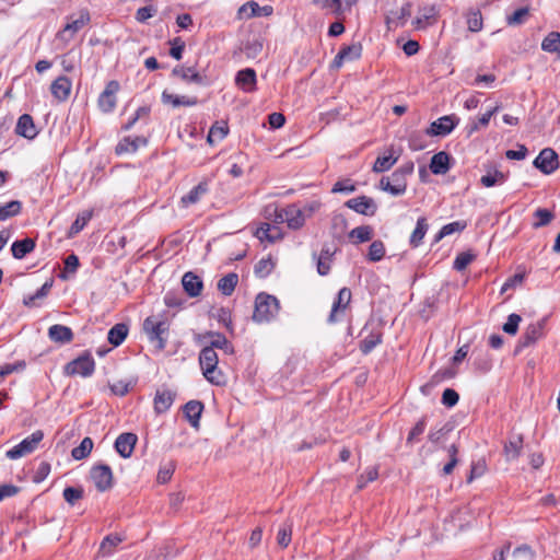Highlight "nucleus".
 I'll use <instances>...</instances> for the list:
<instances>
[{
    "mask_svg": "<svg viewBox=\"0 0 560 560\" xmlns=\"http://www.w3.org/2000/svg\"><path fill=\"white\" fill-rule=\"evenodd\" d=\"M22 210V203L19 200H12L0 205V221H5L18 215Z\"/></svg>",
    "mask_w": 560,
    "mask_h": 560,
    "instance_id": "nucleus-41",
    "label": "nucleus"
},
{
    "mask_svg": "<svg viewBox=\"0 0 560 560\" xmlns=\"http://www.w3.org/2000/svg\"><path fill=\"white\" fill-rule=\"evenodd\" d=\"M175 394L170 389H158L154 396V410L156 413L167 411L174 402Z\"/></svg>",
    "mask_w": 560,
    "mask_h": 560,
    "instance_id": "nucleus-26",
    "label": "nucleus"
},
{
    "mask_svg": "<svg viewBox=\"0 0 560 560\" xmlns=\"http://www.w3.org/2000/svg\"><path fill=\"white\" fill-rule=\"evenodd\" d=\"M124 540V538L117 534H110L104 537L100 545L98 553L103 557L113 555L115 548Z\"/></svg>",
    "mask_w": 560,
    "mask_h": 560,
    "instance_id": "nucleus-35",
    "label": "nucleus"
},
{
    "mask_svg": "<svg viewBox=\"0 0 560 560\" xmlns=\"http://www.w3.org/2000/svg\"><path fill=\"white\" fill-rule=\"evenodd\" d=\"M351 301V291L348 288H342L337 294V299L332 304L331 312L328 317L329 323L337 322V314L343 312Z\"/></svg>",
    "mask_w": 560,
    "mask_h": 560,
    "instance_id": "nucleus-21",
    "label": "nucleus"
},
{
    "mask_svg": "<svg viewBox=\"0 0 560 560\" xmlns=\"http://www.w3.org/2000/svg\"><path fill=\"white\" fill-rule=\"evenodd\" d=\"M36 243L33 238L26 237L15 241L11 246L12 256L15 259H22L35 249Z\"/></svg>",
    "mask_w": 560,
    "mask_h": 560,
    "instance_id": "nucleus-30",
    "label": "nucleus"
},
{
    "mask_svg": "<svg viewBox=\"0 0 560 560\" xmlns=\"http://www.w3.org/2000/svg\"><path fill=\"white\" fill-rule=\"evenodd\" d=\"M229 132V128L225 122H215L209 130L207 141L210 144H214L223 140Z\"/></svg>",
    "mask_w": 560,
    "mask_h": 560,
    "instance_id": "nucleus-40",
    "label": "nucleus"
},
{
    "mask_svg": "<svg viewBox=\"0 0 560 560\" xmlns=\"http://www.w3.org/2000/svg\"><path fill=\"white\" fill-rule=\"evenodd\" d=\"M44 438L40 430L34 431L31 435L21 441L18 445L7 451L5 456L11 460L19 459L36 451Z\"/></svg>",
    "mask_w": 560,
    "mask_h": 560,
    "instance_id": "nucleus-4",
    "label": "nucleus"
},
{
    "mask_svg": "<svg viewBox=\"0 0 560 560\" xmlns=\"http://www.w3.org/2000/svg\"><path fill=\"white\" fill-rule=\"evenodd\" d=\"M72 83L65 75L58 77L50 85V92L59 102L66 101L71 92Z\"/></svg>",
    "mask_w": 560,
    "mask_h": 560,
    "instance_id": "nucleus-20",
    "label": "nucleus"
},
{
    "mask_svg": "<svg viewBox=\"0 0 560 560\" xmlns=\"http://www.w3.org/2000/svg\"><path fill=\"white\" fill-rule=\"evenodd\" d=\"M145 143L147 141L144 138L137 137L135 139H130L129 137H126L119 141L115 151L118 155L124 153H132L136 152L140 145H144Z\"/></svg>",
    "mask_w": 560,
    "mask_h": 560,
    "instance_id": "nucleus-32",
    "label": "nucleus"
},
{
    "mask_svg": "<svg viewBox=\"0 0 560 560\" xmlns=\"http://www.w3.org/2000/svg\"><path fill=\"white\" fill-rule=\"evenodd\" d=\"M48 337L56 343L65 345L72 341L73 332L68 326L56 324L49 327Z\"/></svg>",
    "mask_w": 560,
    "mask_h": 560,
    "instance_id": "nucleus-23",
    "label": "nucleus"
},
{
    "mask_svg": "<svg viewBox=\"0 0 560 560\" xmlns=\"http://www.w3.org/2000/svg\"><path fill=\"white\" fill-rule=\"evenodd\" d=\"M256 72L252 68L240 70L235 77L236 85L244 92L250 93L256 90Z\"/></svg>",
    "mask_w": 560,
    "mask_h": 560,
    "instance_id": "nucleus-19",
    "label": "nucleus"
},
{
    "mask_svg": "<svg viewBox=\"0 0 560 560\" xmlns=\"http://www.w3.org/2000/svg\"><path fill=\"white\" fill-rule=\"evenodd\" d=\"M273 9L271 5H264L260 7L255 1H249L245 4H243L240 8V14L245 15L246 18H253V16H268L272 13Z\"/></svg>",
    "mask_w": 560,
    "mask_h": 560,
    "instance_id": "nucleus-29",
    "label": "nucleus"
},
{
    "mask_svg": "<svg viewBox=\"0 0 560 560\" xmlns=\"http://www.w3.org/2000/svg\"><path fill=\"white\" fill-rule=\"evenodd\" d=\"M457 122L458 118L453 115L443 116L433 121L427 132L430 136H446L452 132Z\"/></svg>",
    "mask_w": 560,
    "mask_h": 560,
    "instance_id": "nucleus-15",
    "label": "nucleus"
},
{
    "mask_svg": "<svg viewBox=\"0 0 560 560\" xmlns=\"http://www.w3.org/2000/svg\"><path fill=\"white\" fill-rule=\"evenodd\" d=\"M380 189L393 196H401L407 190V178L394 171L390 176H384L380 180Z\"/></svg>",
    "mask_w": 560,
    "mask_h": 560,
    "instance_id": "nucleus-7",
    "label": "nucleus"
},
{
    "mask_svg": "<svg viewBox=\"0 0 560 560\" xmlns=\"http://www.w3.org/2000/svg\"><path fill=\"white\" fill-rule=\"evenodd\" d=\"M398 161V156L393 155V149L388 150V154L378 156L374 165L372 167V171L374 173H384L386 171H389Z\"/></svg>",
    "mask_w": 560,
    "mask_h": 560,
    "instance_id": "nucleus-34",
    "label": "nucleus"
},
{
    "mask_svg": "<svg viewBox=\"0 0 560 560\" xmlns=\"http://www.w3.org/2000/svg\"><path fill=\"white\" fill-rule=\"evenodd\" d=\"M467 25L470 32H479L482 28V15L479 10H471L467 14Z\"/></svg>",
    "mask_w": 560,
    "mask_h": 560,
    "instance_id": "nucleus-51",
    "label": "nucleus"
},
{
    "mask_svg": "<svg viewBox=\"0 0 560 560\" xmlns=\"http://www.w3.org/2000/svg\"><path fill=\"white\" fill-rule=\"evenodd\" d=\"M348 236L353 244L369 242L373 237V229L370 225H361L352 229Z\"/></svg>",
    "mask_w": 560,
    "mask_h": 560,
    "instance_id": "nucleus-33",
    "label": "nucleus"
},
{
    "mask_svg": "<svg viewBox=\"0 0 560 560\" xmlns=\"http://www.w3.org/2000/svg\"><path fill=\"white\" fill-rule=\"evenodd\" d=\"M90 22V14L88 11H81L77 19L69 21L65 27L57 34L61 40L69 42L74 35Z\"/></svg>",
    "mask_w": 560,
    "mask_h": 560,
    "instance_id": "nucleus-11",
    "label": "nucleus"
},
{
    "mask_svg": "<svg viewBox=\"0 0 560 560\" xmlns=\"http://www.w3.org/2000/svg\"><path fill=\"white\" fill-rule=\"evenodd\" d=\"M91 218H92L91 211H84V212L80 213L70 226L69 236H73V235L80 233L84 229L86 223L91 220Z\"/></svg>",
    "mask_w": 560,
    "mask_h": 560,
    "instance_id": "nucleus-48",
    "label": "nucleus"
},
{
    "mask_svg": "<svg viewBox=\"0 0 560 560\" xmlns=\"http://www.w3.org/2000/svg\"><path fill=\"white\" fill-rule=\"evenodd\" d=\"M362 47L359 44L346 46L339 50L347 61H353L360 58Z\"/></svg>",
    "mask_w": 560,
    "mask_h": 560,
    "instance_id": "nucleus-56",
    "label": "nucleus"
},
{
    "mask_svg": "<svg viewBox=\"0 0 560 560\" xmlns=\"http://www.w3.org/2000/svg\"><path fill=\"white\" fill-rule=\"evenodd\" d=\"M218 354L211 347H205L199 354L203 376L214 385L222 384V374L218 370Z\"/></svg>",
    "mask_w": 560,
    "mask_h": 560,
    "instance_id": "nucleus-3",
    "label": "nucleus"
},
{
    "mask_svg": "<svg viewBox=\"0 0 560 560\" xmlns=\"http://www.w3.org/2000/svg\"><path fill=\"white\" fill-rule=\"evenodd\" d=\"M91 478L101 492H104L113 486V472L108 465H96L91 469Z\"/></svg>",
    "mask_w": 560,
    "mask_h": 560,
    "instance_id": "nucleus-10",
    "label": "nucleus"
},
{
    "mask_svg": "<svg viewBox=\"0 0 560 560\" xmlns=\"http://www.w3.org/2000/svg\"><path fill=\"white\" fill-rule=\"evenodd\" d=\"M262 40L260 38H253L244 46V52L248 58H256L262 51Z\"/></svg>",
    "mask_w": 560,
    "mask_h": 560,
    "instance_id": "nucleus-53",
    "label": "nucleus"
},
{
    "mask_svg": "<svg viewBox=\"0 0 560 560\" xmlns=\"http://www.w3.org/2000/svg\"><path fill=\"white\" fill-rule=\"evenodd\" d=\"M476 258V255L471 250L459 253L454 260V269L463 271L470 262Z\"/></svg>",
    "mask_w": 560,
    "mask_h": 560,
    "instance_id": "nucleus-49",
    "label": "nucleus"
},
{
    "mask_svg": "<svg viewBox=\"0 0 560 560\" xmlns=\"http://www.w3.org/2000/svg\"><path fill=\"white\" fill-rule=\"evenodd\" d=\"M465 221H455L442 226L439 233L435 235V242H440L443 237L448 236L456 232H462L466 228Z\"/></svg>",
    "mask_w": 560,
    "mask_h": 560,
    "instance_id": "nucleus-45",
    "label": "nucleus"
},
{
    "mask_svg": "<svg viewBox=\"0 0 560 560\" xmlns=\"http://www.w3.org/2000/svg\"><path fill=\"white\" fill-rule=\"evenodd\" d=\"M450 154L444 151L435 153L430 161V171L435 175L446 174L450 170Z\"/></svg>",
    "mask_w": 560,
    "mask_h": 560,
    "instance_id": "nucleus-27",
    "label": "nucleus"
},
{
    "mask_svg": "<svg viewBox=\"0 0 560 560\" xmlns=\"http://www.w3.org/2000/svg\"><path fill=\"white\" fill-rule=\"evenodd\" d=\"M203 410V405L199 400H190L184 406V415L190 425L199 429V420Z\"/></svg>",
    "mask_w": 560,
    "mask_h": 560,
    "instance_id": "nucleus-25",
    "label": "nucleus"
},
{
    "mask_svg": "<svg viewBox=\"0 0 560 560\" xmlns=\"http://www.w3.org/2000/svg\"><path fill=\"white\" fill-rule=\"evenodd\" d=\"M385 255V246L382 241H374L370 247L368 253V258L371 261H380Z\"/></svg>",
    "mask_w": 560,
    "mask_h": 560,
    "instance_id": "nucleus-54",
    "label": "nucleus"
},
{
    "mask_svg": "<svg viewBox=\"0 0 560 560\" xmlns=\"http://www.w3.org/2000/svg\"><path fill=\"white\" fill-rule=\"evenodd\" d=\"M524 438L522 434L512 433L503 446V455L508 462L517 459L522 453Z\"/></svg>",
    "mask_w": 560,
    "mask_h": 560,
    "instance_id": "nucleus-14",
    "label": "nucleus"
},
{
    "mask_svg": "<svg viewBox=\"0 0 560 560\" xmlns=\"http://www.w3.org/2000/svg\"><path fill=\"white\" fill-rule=\"evenodd\" d=\"M528 8H520L516 11H514L513 14L506 18V22L509 25H521L525 22L526 18L528 16Z\"/></svg>",
    "mask_w": 560,
    "mask_h": 560,
    "instance_id": "nucleus-60",
    "label": "nucleus"
},
{
    "mask_svg": "<svg viewBox=\"0 0 560 560\" xmlns=\"http://www.w3.org/2000/svg\"><path fill=\"white\" fill-rule=\"evenodd\" d=\"M128 335V327L126 324H116L114 327H112L108 331L107 339L109 343H112L115 347L120 346L124 340L126 339Z\"/></svg>",
    "mask_w": 560,
    "mask_h": 560,
    "instance_id": "nucleus-37",
    "label": "nucleus"
},
{
    "mask_svg": "<svg viewBox=\"0 0 560 560\" xmlns=\"http://www.w3.org/2000/svg\"><path fill=\"white\" fill-rule=\"evenodd\" d=\"M534 166L544 174L549 175L553 173L559 166L558 155L555 150L550 148L541 150L534 160Z\"/></svg>",
    "mask_w": 560,
    "mask_h": 560,
    "instance_id": "nucleus-9",
    "label": "nucleus"
},
{
    "mask_svg": "<svg viewBox=\"0 0 560 560\" xmlns=\"http://www.w3.org/2000/svg\"><path fill=\"white\" fill-rule=\"evenodd\" d=\"M175 471V464L173 462H168L165 465L161 466L158 472V482L166 483L171 480L173 474Z\"/></svg>",
    "mask_w": 560,
    "mask_h": 560,
    "instance_id": "nucleus-57",
    "label": "nucleus"
},
{
    "mask_svg": "<svg viewBox=\"0 0 560 560\" xmlns=\"http://www.w3.org/2000/svg\"><path fill=\"white\" fill-rule=\"evenodd\" d=\"M161 98L164 104H171L173 107L195 106L198 103V98L195 96H179L168 93L167 91L162 93Z\"/></svg>",
    "mask_w": 560,
    "mask_h": 560,
    "instance_id": "nucleus-31",
    "label": "nucleus"
},
{
    "mask_svg": "<svg viewBox=\"0 0 560 560\" xmlns=\"http://www.w3.org/2000/svg\"><path fill=\"white\" fill-rule=\"evenodd\" d=\"M172 74L180 78L186 83H195L198 85H206V77L200 74L194 67L176 66Z\"/></svg>",
    "mask_w": 560,
    "mask_h": 560,
    "instance_id": "nucleus-17",
    "label": "nucleus"
},
{
    "mask_svg": "<svg viewBox=\"0 0 560 560\" xmlns=\"http://www.w3.org/2000/svg\"><path fill=\"white\" fill-rule=\"evenodd\" d=\"M143 331L158 350H163L170 335V322L161 314L151 315L143 322Z\"/></svg>",
    "mask_w": 560,
    "mask_h": 560,
    "instance_id": "nucleus-1",
    "label": "nucleus"
},
{
    "mask_svg": "<svg viewBox=\"0 0 560 560\" xmlns=\"http://www.w3.org/2000/svg\"><path fill=\"white\" fill-rule=\"evenodd\" d=\"M137 440L138 438L133 433H121L115 441L116 452L121 457L129 458L132 455Z\"/></svg>",
    "mask_w": 560,
    "mask_h": 560,
    "instance_id": "nucleus-18",
    "label": "nucleus"
},
{
    "mask_svg": "<svg viewBox=\"0 0 560 560\" xmlns=\"http://www.w3.org/2000/svg\"><path fill=\"white\" fill-rule=\"evenodd\" d=\"M95 370L94 359L90 354L81 355L69 362L65 372L67 375L91 376Z\"/></svg>",
    "mask_w": 560,
    "mask_h": 560,
    "instance_id": "nucleus-6",
    "label": "nucleus"
},
{
    "mask_svg": "<svg viewBox=\"0 0 560 560\" xmlns=\"http://www.w3.org/2000/svg\"><path fill=\"white\" fill-rule=\"evenodd\" d=\"M255 235L260 241H268L270 243L275 242L280 237L279 232L276 229H272L268 223H265L260 228H258Z\"/></svg>",
    "mask_w": 560,
    "mask_h": 560,
    "instance_id": "nucleus-47",
    "label": "nucleus"
},
{
    "mask_svg": "<svg viewBox=\"0 0 560 560\" xmlns=\"http://www.w3.org/2000/svg\"><path fill=\"white\" fill-rule=\"evenodd\" d=\"M119 90L117 81H109L98 97V106L102 112L110 113L116 106V93Z\"/></svg>",
    "mask_w": 560,
    "mask_h": 560,
    "instance_id": "nucleus-13",
    "label": "nucleus"
},
{
    "mask_svg": "<svg viewBox=\"0 0 560 560\" xmlns=\"http://www.w3.org/2000/svg\"><path fill=\"white\" fill-rule=\"evenodd\" d=\"M15 131L18 135H20L24 138H27V139L35 138L37 135V130L34 125V120H33L32 116H30L28 114H23L18 120Z\"/></svg>",
    "mask_w": 560,
    "mask_h": 560,
    "instance_id": "nucleus-28",
    "label": "nucleus"
},
{
    "mask_svg": "<svg viewBox=\"0 0 560 560\" xmlns=\"http://www.w3.org/2000/svg\"><path fill=\"white\" fill-rule=\"evenodd\" d=\"M346 207L363 215H374L377 210V205L374 199L368 196L349 199L346 202Z\"/></svg>",
    "mask_w": 560,
    "mask_h": 560,
    "instance_id": "nucleus-12",
    "label": "nucleus"
},
{
    "mask_svg": "<svg viewBox=\"0 0 560 560\" xmlns=\"http://www.w3.org/2000/svg\"><path fill=\"white\" fill-rule=\"evenodd\" d=\"M522 322V317L518 314H511L508 317L506 323H504L502 329L504 332L509 335H515L518 330V325Z\"/></svg>",
    "mask_w": 560,
    "mask_h": 560,
    "instance_id": "nucleus-58",
    "label": "nucleus"
},
{
    "mask_svg": "<svg viewBox=\"0 0 560 560\" xmlns=\"http://www.w3.org/2000/svg\"><path fill=\"white\" fill-rule=\"evenodd\" d=\"M359 0H313V3L317 8L327 10L337 18H340L350 12L352 5H354Z\"/></svg>",
    "mask_w": 560,
    "mask_h": 560,
    "instance_id": "nucleus-8",
    "label": "nucleus"
},
{
    "mask_svg": "<svg viewBox=\"0 0 560 560\" xmlns=\"http://www.w3.org/2000/svg\"><path fill=\"white\" fill-rule=\"evenodd\" d=\"M212 340L210 341V346L213 350L222 349L225 353H233L234 348L232 343L226 339V337L222 334H211Z\"/></svg>",
    "mask_w": 560,
    "mask_h": 560,
    "instance_id": "nucleus-46",
    "label": "nucleus"
},
{
    "mask_svg": "<svg viewBox=\"0 0 560 560\" xmlns=\"http://www.w3.org/2000/svg\"><path fill=\"white\" fill-rule=\"evenodd\" d=\"M535 218L538 219L537 222L534 223L535 228H541L550 223V221L553 219V214L548 210L544 208H539L534 213Z\"/></svg>",
    "mask_w": 560,
    "mask_h": 560,
    "instance_id": "nucleus-62",
    "label": "nucleus"
},
{
    "mask_svg": "<svg viewBox=\"0 0 560 560\" xmlns=\"http://www.w3.org/2000/svg\"><path fill=\"white\" fill-rule=\"evenodd\" d=\"M279 312V301L273 295L259 293L255 300L253 319L257 323L269 322Z\"/></svg>",
    "mask_w": 560,
    "mask_h": 560,
    "instance_id": "nucleus-2",
    "label": "nucleus"
},
{
    "mask_svg": "<svg viewBox=\"0 0 560 560\" xmlns=\"http://www.w3.org/2000/svg\"><path fill=\"white\" fill-rule=\"evenodd\" d=\"M334 254L335 249L329 245H324L317 257L315 253L313 254L314 258L317 259V272L320 276H327L329 273Z\"/></svg>",
    "mask_w": 560,
    "mask_h": 560,
    "instance_id": "nucleus-24",
    "label": "nucleus"
},
{
    "mask_svg": "<svg viewBox=\"0 0 560 560\" xmlns=\"http://www.w3.org/2000/svg\"><path fill=\"white\" fill-rule=\"evenodd\" d=\"M291 535H292V525L290 523L282 524L277 534L278 545L283 548L288 547L291 541Z\"/></svg>",
    "mask_w": 560,
    "mask_h": 560,
    "instance_id": "nucleus-52",
    "label": "nucleus"
},
{
    "mask_svg": "<svg viewBox=\"0 0 560 560\" xmlns=\"http://www.w3.org/2000/svg\"><path fill=\"white\" fill-rule=\"evenodd\" d=\"M83 494L84 491L81 487H67L62 493L65 501L70 505H74L83 498Z\"/></svg>",
    "mask_w": 560,
    "mask_h": 560,
    "instance_id": "nucleus-50",
    "label": "nucleus"
},
{
    "mask_svg": "<svg viewBox=\"0 0 560 560\" xmlns=\"http://www.w3.org/2000/svg\"><path fill=\"white\" fill-rule=\"evenodd\" d=\"M428 228L429 225L427 223L425 218H419L417 221L416 229L413 230L410 236L411 246L418 247L420 245L428 231Z\"/></svg>",
    "mask_w": 560,
    "mask_h": 560,
    "instance_id": "nucleus-43",
    "label": "nucleus"
},
{
    "mask_svg": "<svg viewBox=\"0 0 560 560\" xmlns=\"http://www.w3.org/2000/svg\"><path fill=\"white\" fill-rule=\"evenodd\" d=\"M238 282V276L234 272H230L228 275H225L224 277H222L219 281H218V290L223 294V295H231L234 290H235V287Z\"/></svg>",
    "mask_w": 560,
    "mask_h": 560,
    "instance_id": "nucleus-36",
    "label": "nucleus"
},
{
    "mask_svg": "<svg viewBox=\"0 0 560 560\" xmlns=\"http://www.w3.org/2000/svg\"><path fill=\"white\" fill-rule=\"evenodd\" d=\"M171 49L170 55L176 59L180 60L183 58V51L185 49V43L182 40L180 37H176L170 42Z\"/></svg>",
    "mask_w": 560,
    "mask_h": 560,
    "instance_id": "nucleus-64",
    "label": "nucleus"
},
{
    "mask_svg": "<svg viewBox=\"0 0 560 560\" xmlns=\"http://www.w3.org/2000/svg\"><path fill=\"white\" fill-rule=\"evenodd\" d=\"M506 180V175L499 170H490L487 174L482 175L480 178V183L485 187H493L495 185H501Z\"/></svg>",
    "mask_w": 560,
    "mask_h": 560,
    "instance_id": "nucleus-38",
    "label": "nucleus"
},
{
    "mask_svg": "<svg viewBox=\"0 0 560 560\" xmlns=\"http://www.w3.org/2000/svg\"><path fill=\"white\" fill-rule=\"evenodd\" d=\"M182 284L185 292L191 298L200 295L203 288L201 279L191 271H188L183 276Z\"/></svg>",
    "mask_w": 560,
    "mask_h": 560,
    "instance_id": "nucleus-22",
    "label": "nucleus"
},
{
    "mask_svg": "<svg viewBox=\"0 0 560 560\" xmlns=\"http://www.w3.org/2000/svg\"><path fill=\"white\" fill-rule=\"evenodd\" d=\"M544 326H545L544 319L533 323V324H529L526 327L522 338L520 339L518 346L521 348H526V347L534 345L537 340H539L542 337Z\"/></svg>",
    "mask_w": 560,
    "mask_h": 560,
    "instance_id": "nucleus-16",
    "label": "nucleus"
},
{
    "mask_svg": "<svg viewBox=\"0 0 560 560\" xmlns=\"http://www.w3.org/2000/svg\"><path fill=\"white\" fill-rule=\"evenodd\" d=\"M93 440L89 436L84 438L80 445L74 447L72 451H71V456L75 459V460H81V459H84L86 458L90 453L92 452L93 450Z\"/></svg>",
    "mask_w": 560,
    "mask_h": 560,
    "instance_id": "nucleus-42",
    "label": "nucleus"
},
{
    "mask_svg": "<svg viewBox=\"0 0 560 560\" xmlns=\"http://www.w3.org/2000/svg\"><path fill=\"white\" fill-rule=\"evenodd\" d=\"M425 428H427V422H425V419L422 418L410 430V432H409V434L407 436V441H406L407 444L410 445L415 441H417L418 438L424 432Z\"/></svg>",
    "mask_w": 560,
    "mask_h": 560,
    "instance_id": "nucleus-61",
    "label": "nucleus"
},
{
    "mask_svg": "<svg viewBox=\"0 0 560 560\" xmlns=\"http://www.w3.org/2000/svg\"><path fill=\"white\" fill-rule=\"evenodd\" d=\"M207 190L208 188L205 183L198 184L188 194L182 197L180 201L183 206L188 207L190 205L198 202L201 196H203L207 192Z\"/></svg>",
    "mask_w": 560,
    "mask_h": 560,
    "instance_id": "nucleus-39",
    "label": "nucleus"
},
{
    "mask_svg": "<svg viewBox=\"0 0 560 560\" xmlns=\"http://www.w3.org/2000/svg\"><path fill=\"white\" fill-rule=\"evenodd\" d=\"M378 477V470L376 467H370L365 474L361 475L358 479L357 488L359 490L363 489L368 482H372L376 480Z\"/></svg>",
    "mask_w": 560,
    "mask_h": 560,
    "instance_id": "nucleus-63",
    "label": "nucleus"
},
{
    "mask_svg": "<svg viewBox=\"0 0 560 560\" xmlns=\"http://www.w3.org/2000/svg\"><path fill=\"white\" fill-rule=\"evenodd\" d=\"M541 49L547 52L560 54V34L558 32L549 33L541 43Z\"/></svg>",
    "mask_w": 560,
    "mask_h": 560,
    "instance_id": "nucleus-44",
    "label": "nucleus"
},
{
    "mask_svg": "<svg viewBox=\"0 0 560 560\" xmlns=\"http://www.w3.org/2000/svg\"><path fill=\"white\" fill-rule=\"evenodd\" d=\"M275 215V222H285L288 228L292 230L301 229L306 220L305 211L294 203L284 209L276 210Z\"/></svg>",
    "mask_w": 560,
    "mask_h": 560,
    "instance_id": "nucleus-5",
    "label": "nucleus"
},
{
    "mask_svg": "<svg viewBox=\"0 0 560 560\" xmlns=\"http://www.w3.org/2000/svg\"><path fill=\"white\" fill-rule=\"evenodd\" d=\"M52 287L51 282H45L33 295L24 299L26 306H33L36 300L45 298Z\"/></svg>",
    "mask_w": 560,
    "mask_h": 560,
    "instance_id": "nucleus-55",
    "label": "nucleus"
},
{
    "mask_svg": "<svg viewBox=\"0 0 560 560\" xmlns=\"http://www.w3.org/2000/svg\"><path fill=\"white\" fill-rule=\"evenodd\" d=\"M273 262L270 257L260 259L255 266V273L259 277H267L273 269Z\"/></svg>",
    "mask_w": 560,
    "mask_h": 560,
    "instance_id": "nucleus-59",
    "label": "nucleus"
}]
</instances>
